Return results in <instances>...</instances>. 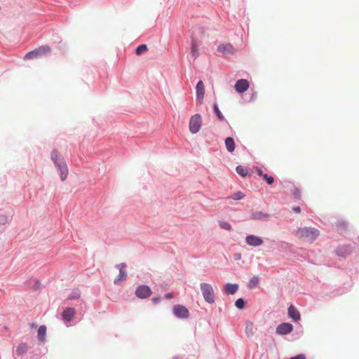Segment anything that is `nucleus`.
Here are the masks:
<instances>
[{"mask_svg":"<svg viewBox=\"0 0 359 359\" xmlns=\"http://www.w3.org/2000/svg\"><path fill=\"white\" fill-rule=\"evenodd\" d=\"M296 235L299 238H304L313 242L319 235V231L312 227L299 228L296 231Z\"/></svg>","mask_w":359,"mask_h":359,"instance_id":"nucleus-1","label":"nucleus"},{"mask_svg":"<svg viewBox=\"0 0 359 359\" xmlns=\"http://www.w3.org/2000/svg\"><path fill=\"white\" fill-rule=\"evenodd\" d=\"M293 330V326L289 323H283L276 327V333L280 335L290 334Z\"/></svg>","mask_w":359,"mask_h":359,"instance_id":"nucleus-6","label":"nucleus"},{"mask_svg":"<svg viewBox=\"0 0 359 359\" xmlns=\"http://www.w3.org/2000/svg\"><path fill=\"white\" fill-rule=\"evenodd\" d=\"M38 338L41 341H44L46 339V327L45 325H41L38 329Z\"/></svg>","mask_w":359,"mask_h":359,"instance_id":"nucleus-18","label":"nucleus"},{"mask_svg":"<svg viewBox=\"0 0 359 359\" xmlns=\"http://www.w3.org/2000/svg\"><path fill=\"white\" fill-rule=\"evenodd\" d=\"M62 158H60V154L57 150L55 149L51 152V159L55 165H57V163H60Z\"/></svg>","mask_w":359,"mask_h":359,"instance_id":"nucleus-22","label":"nucleus"},{"mask_svg":"<svg viewBox=\"0 0 359 359\" xmlns=\"http://www.w3.org/2000/svg\"><path fill=\"white\" fill-rule=\"evenodd\" d=\"M292 194H293L294 197L296 198H299L301 196V193H300L299 189L296 187L294 188V189L292 191Z\"/></svg>","mask_w":359,"mask_h":359,"instance_id":"nucleus-32","label":"nucleus"},{"mask_svg":"<svg viewBox=\"0 0 359 359\" xmlns=\"http://www.w3.org/2000/svg\"><path fill=\"white\" fill-rule=\"evenodd\" d=\"M225 146L229 152H233L235 150V142L232 137H226L225 140Z\"/></svg>","mask_w":359,"mask_h":359,"instance_id":"nucleus-16","label":"nucleus"},{"mask_svg":"<svg viewBox=\"0 0 359 359\" xmlns=\"http://www.w3.org/2000/svg\"><path fill=\"white\" fill-rule=\"evenodd\" d=\"M292 210L296 213H299L301 212V208L299 206H297L292 208Z\"/></svg>","mask_w":359,"mask_h":359,"instance_id":"nucleus-36","label":"nucleus"},{"mask_svg":"<svg viewBox=\"0 0 359 359\" xmlns=\"http://www.w3.org/2000/svg\"><path fill=\"white\" fill-rule=\"evenodd\" d=\"M165 297L166 299H172V298L173 297V294H172V293H171V292L166 293V294H165Z\"/></svg>","mask_w":359,"mask_h":359,"instance_id":"nucleus-37","label":"nucleus"},{"mask_svg":"<svg viewBox=\"0 0 359 359\" xmlns=\"http://www.w3.org/2000/svg\"><path fill=\"white\" fill-rule=\"evenodd\" d=\"M57 167H58L59 170H60V178L62 181H64L67 177L68 175V169L67 166L64 161L63 158H62L60 161V163H57L56 165Z\"/></svg>","mask_w":359,"mask_h":359,"instance_id":"nucleus-12","label":"nucleus"},{"mask_svg":"<svg viewBox=\"0 0 359 359\" xmlns=\"http://www.w3.org/2000/svg\"><path fill=\"white\" fill-rule=\"evenodd\" d=\"M160 298H153V301L156 303L159 302Z\"/></svg>","mask_w":359,"mask_h":359,"instance_id":"nucleus-39","label":"nucleus"},{"mask_svg":"<svg viewBox=\"0 0 359 359\" xmlns=\"http://www.w3.org/2000/svg\"><path fill=\"white\" fill-rule=\"evenodd\" d=\"M245 302L243 299H238L235 302V306L239 309H242L244 307Z\"/></svg>","mask_w":359,"mask_h":359,"instance_id":"nucleus-31","label":"nucleus"},{"mask_svg":"<svg viewBox=\"0 0 359 359\" xmlns=\"http://www.w3.org/2000/svg\"><path fill=\"white\" fill-rule=\"evenodd\" d=\"M236 172L241 176L245 177L248 174V169L243 165H238L236 167Z\"/></svg>","mask_w":359,"mask_h":359,"instance_id":"nucleus-23","label":"nucleus"},{"mask_svg":"<svg viewBox=\"0 0 359 359\" xmlns=\"http://www.w3.org/2000/svg\"><path fill=\"white\" fill-rule=\"evenodd\" d=\"M198 48L199 43L197 40L195 38H192L191 42V54L194 59L199 55Z\"/></svg>","mask_w":359,"mask_h":359,"instance_id":"nucleus-14","label":"nucleus"},{"mask_svg":"<svg viewBox=\"0 0 359 359\" xmlns=\"http://www.w3.org/2000/svg\"><path fill=\"white\" fill-rule=\"evenodd\" d=\"M151 289L149 287L145 285L139 286L135 291V294L137 297L142 299L149 297L151 295Z\"/></svg>","mask_w":359,"mask_h":359,"instance_id":"nucleus-7","label":"nucleus"},{"mask_svg":"<svg viewBox=\"0 0 359 359\" xmlns=\"http://www.w3.org/2000/svg\"><path fill=\"white\" fill-rule=\"evenodd\" d=\"M245 241L248 245L253 247L259 246L263 243V240L254 235H249L245 238Z\"/></svg>","mask_w":359,"mask_h":359,"instance_id":"nucleus-11","label":"nucleus"},{"mask_svg":"<svg viewBox=\"0 0 359 359\" xmlns=\"http://www.w3.org/2000/svg\"><path fill=\"white\" fill-rule=\"evenodd\" d=\"M173 313L179 318H187L189 316V310L184 306L180 304L173 306Z\"/></svg>","mask_w":359,"mask_h":359,"instance_id":"nucleus-4","label":"nucleus"},{"mask_svg":"<svg viewBox=\"0 0 359 359\" xmlns=\"http://www.w3.org/2000/svg\"><path fill=\"white\" fill-rule=\"evenodd\" d=\"M80 297V291L76 290L74 292L72 295L69 297L70 299H77Z\"/></svg>","mask_w":359,"mask_h":359,"instance_id":"nucleus-33","label":"nucleus"},{"mask_svg":"<svg viewBox=\"0 0 359 359\" xmlns=\"http://www.w3.org/2000/svg\"><path fill=\"white\" fill-rule=\"evenodd\" d=\"M249 88V82L246 79H239L235 84V90L238 93H243Z\"/></svg>","mask_w":359,"mask_h":359,"instance_id":"nucleus-9","label":"nucleus"},{"mask_svg":"<svg viewBox=\"0 0 359 359\" xmlns=\"http://www.w3.org/2000/svg\"><path fill=\"white\" fill-rule=\"evenodd\" d=\"M217 51L219 53H222L224 55H232L235 52V49L232 45L227 44H221L218 46L217 48Z\"/></svg>","mask_w":359,"mask_h":359,"instance_id":"nucleus-8","label":"nucleus"},{"mask_svg":"<svg viewBox=\"0 0 359 359\" xmlns=\"http://www.w3.org/2000/svg\"><path fill=\"white\" fill-rule=\"evenodd\" d=\"M50 50H51L50 47L47 45L39 47V48H36L37 53L39 56L49 53L50 52Z\"/></svg>","mask_w":359,"mask_h":359,"instance_id":"nucleus-20","label":"nucleus"},{"mask_svg":"<svg viewBox=\"0 0 359 359\" xmlns=\"http://www.w3.org/2000/svg\"><path fill=\"white\" fill-rule=\"evenodd\" d=\"M213 109H214V111L217 116V117L218 118V119L220 121H223L225 120V118L224 116H223V114H222V112L220 111V110L219 109V107L217 106V104H213Z\"/></svg>","mask_w":359,"mask_h":359,"instance_id":"nucleus-24","label":"nucleus"},{"mask_svg":"<svg viewBox=\"0 0 359 359\" xmlns=\"http://www.w3.org/2000/svg\"><path fill=\"white\" fill-rule=\"evenodd\" d=\"M238 286L236 284L227 283L226 285V291L231 294H235L238 290Z\"/></svg>","mask_w":359,"mask_h":359,"instance_id":"nucleus-21","label":"nucleus"},{"mask_svg":"<svg viewBox=\"0 0 359 359\" xmlns=\"http://www.w3.org/2000/svg\"><path fill=\"white\" fill-rule=\"evenodd\" d=\"M245 333L248 337H252L254 334V325L250 321L246 322Z\"/></svg>","mask_w":359,"mask_h":359,"instance_id":"nucleus-19","label":"nucleus"},{"mask_svg":"<svg viewBox=\"0 0 359 359\" xmlns=\"http://www.w3.org/2000/svg\"><path fill=\"white\" fill-rule=\"evenodd\" d=\"M116 267L119 269V275L114 280V284L119 285L121 283L124 281L127 278V272L126 271V264L125 263H121L117 264Z\"/></svg>","mask_w":359,"mask_h":359,"instance_id":"nucleus-5","label":"nucleus"},{"mask_svg":"<svg viewBox=\"0 0 359 359\" xmlns=\"http://www.w3.org/2000/svg\"><path fill=\"white\" fill-rule=\"evenodd\" d=\"M202 118L200 114L192 116L189 121V130L191 133H198L201 128Z\"/></svg>","mask_w":359,"mask_h":359,"instance_id":"nucleus-3","label":"nucleus"},{"mask_svg":"<svg viewBox=\"0 0 359 359\" xmlns=\"http://www.w3.org/2000/svg\"><path fill=\"white\" fill-rule=\"evenodd\" d=\"M245 195L243 192L241 191H238L235 194H233V195L231 196V198L233 199V200H240V199H242L243 198H244Z\"/></svg>","mask_w":359,"mask_h":359,"instance_id":"nucleus-29","label":"nucleus"},{"mask_svg":"<svg viewBox=\"0 0 359 359\" xmlns=\"http://www.w3.org/2000/svg\"><path fill=\"white\" fill-rule=\"evenodd\" d=\"M259 280L257 277L252 278L249 281L248 287L254 288V287H257L259 283Z\"/></svg>","mask_w":359,"mask_h":359,"instance_id":"nucleus-26","label":"nucleus"},{"mask_svg":"<svg viewBox=\"0 0 359 359\" xmlns=\"http://www.w3.org/2000/svg\"><path fill=\"white\" fill-rule=\"evenodd\" d=\"M263 179L264 180H266V182H267L268 184H272L273 183V177H271V176H269L267 174H264L263 176H262Z\"/></svg>","mask_w":359,"mask_h":359,"instance_id":"nucleus-30","label":"nucleus"},{"mask_svg":"<svg viewBox=\"0 0 359 359\" xmlns=\"http://www.w3.org/2000/svg\"><path fill=\"white\" fill-rule=\"evenodd\" d=\"M74 309L72 308H67L62 312V317L65 321L70 322L74 318Z\"/></svg>","mask_w":359,"mask_h":359,"instance_id":"nucleus-13","label":"nucleus"},{"mask_svg":"<svg viewBox=\"0 0 359 359\" xmlns=\"http://www.w3.org/2000/svg\"><path fill=\"white\" fill-rule=\"evenodd\" d=\"M288 316L294 321L300 320V313L299 311L292 305H290L288 308Z\"/></svg>","mask_w":359,"mask_h":359,"instance_id":"nucleus-15","label":"nucleus"},{"mask_svg":"<svg viewBox=\"0 0 359 359\" xmlns=\"http://www.w3.org/2000/svg\"><path fill=\"white\" fill-rule=\"evenodd\" d=\"M262 215V212H256L255 214H254V217L255 219H260Z\"/></svg>","mask_w":359,"mask_h":359,"instance_id":"nucleus-38","label":"nucleus"},{"mask_svg":"<svg viewBox=\"0 0 359 359\" xmlns=\"http://www.w3.org/2000/svg\"><path fill=\"white\" fill-rule=\"evenodd\" d=\"M148 50L146 44L140 45L135 50V53L137 55H140L143 53H145Z\"/></svg>","mask_w":359,"mask_h":359,"instance_id":"nucleus-25","label":"nucleus"},{"mask_svg":"<svg viewBox=\"0 0 359 359\" xmlns=\"http://www.w3.org/2000/svg\"><path fill=\"white\" fill-rule=\"evenodd\" d=\"M255 169L257 173L258 174V175L260 177H262L265 174L263 172V171L260 168H259L257 167L255 168Z\"/></svg>","mask_w":359,"mask_h":359,"instance_id":"nucleus-35","label":"nucleus"},{"mask_svg":"<svg viewBox=\"0 0 359 359\" xmlns=\"http://www.w3.org/2000/svg\"><path fill=\"white\" fill-rule=\"evenodd\" d=\"M39 54L37 53V50L36 49L32 50V51H30V52H28L26 55H25V59H32L33 57H39Z\"/></svg>","mask_w":359,"mask_h":359,"instance_id":"nucleus-27","label":"nucleus"},{"mask_svg":"<svg viewBox=\"0 0 359 359\" xmlns=\"http://www.w3.org/2000/svg\"><path fill=\"white\" fill-rule=\"evenodd\" d=\"M290 359H306V357L303 354H299L296 356L292 357Z\"/></svg>","mask_w":359,"mask_h":359,"instance_id":"nucleus-34","label":"nucleus"},{"mask_svg":"<svg viewBox=\"0 0 359 359\" xmlns=\"http://www.w3.org/2000/svg\"><path fill=\"white\" fill-rule=\"evenodd\" d=\"M196 100L199 104H202L204 94H205V88L204 84L202 81H199L196 85Z\"/></svg>","mask_w":359,"mask_h":359,"instance_id":"nucleus-10","label":"nucleus"},{"mask_svg":"<svg viewBox=\"0 0 359 359\" xmlns=\"http://www.w3.org/2000/svg\"><path fill=\"white\" fill-rule=\"evenodd\" d=\"M28 351V345L26 343L20 344L16 348V353L18 355H22Z\"/></svg>","mask_w":359,"mask_h":359,"instance_id":"nucleus-17","label":"nucleus"},{"mask_svg":"<svg viewBox=\"0 0 359 359\" xmlns=\"http://www.w3.org/2000/svg\"><path fill=\"white\" fill-rule=\"evenodd\" d=\"M200 287L204 299L208 303H213L215 302V296L212 285L209 283H203L201 284Z\"/></svg>","mask_w":359,"mask_h":359,"instance_id":"nucleus-2","label":"nucleus"},{"mask_svg":"<svg viewBox=\"0 0 359 359\" xmlns=\"http://www.w3.org/2000/svg\"><path fill=\"white\" fill-rule=\"evenodd\" d=\"M219 226L225 230L230 231L231 229V226L229 223L226 222L222 221L219 222Z\"/></svg>","mask_w":359,"mask_h":359,"instance_id":"nucleus-28","label":"nucleus"}]
</instances>
